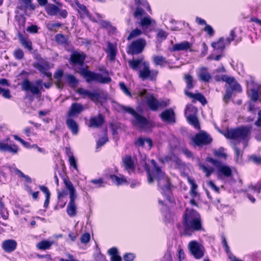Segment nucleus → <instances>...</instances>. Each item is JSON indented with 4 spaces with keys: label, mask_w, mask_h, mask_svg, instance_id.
<instances>
[{
    "label": "nucleus",
    "mask_w": 261,
    "mask_h": 261,
    "mask_svg": "<svg viewBox=\"0 0 261 261\" xmlns=\"http://www.w3.org/2000/svg\"><path fill=\"white\" fill-rule=\"evenodd\" d=\"M261 85H257L256 87H253L250 90L249 92V96L251 100L254 102L256 101L259 97L260 92Z\"/></svg>",
    "instance_id": "nucleus-26"
},
{
    "label": "nucleus",
    "mask_w": 261,
    "mask_h": 261,
    "mask_svg": "<svg viewBox=\"0 0 261 261\" xmlns=\"http://www.w3.org/2000/svg\"><path fill=\"white\" fill-rule=\"evenodd\" d=\"M140 23L143 28H148L151 24H155V21L154 20L151 19L149 16H148L142 18Z\"/></svg>",
    "instance_id": "nucleus-34"
},
{
    "label": "nucleus",
    "mask_w": 261,
    "mask_h": 261,
    "mask_svg": "<svg viewBox=\"0 0 261 261\" xmlns=\"http://www.w3.org/2000/svg\"><path fill=\"white\" fill-rule=\"evenodd\" d=\"M200 168L205 173V176L208 177L214 171V169L209 166L206 167L203 164L199 165Z\"/></svg>",
    "instance_id": "nucleus-40"
},
{
    "label": "nucleus",
    "mask_w": 261,
    "mask_h": 261,
    "mask_svg": "<svg viewBox=\"0 0 261 261\" xmlns=\"http://www.w3.org/2000/svg\"><path fill=\"white\" fill-rule=\"evenodd\" d=\"M84 110L82 104L77 102L73 103L67 112V117H70L80 114Z\"/></svg>",
    "instance_id": "nucleus-19"
},
{
    "label": "nucleus",
    "mask_w": 261,
    "mask_h": 261,
    "mask_svg": "<svg viewBox=\"0 0 261 261\" xmlns=\"http://www.w3.org/2000/svg\"><path fill=\"white\" fill-rule=\"evenodd\" d=\"M110 178L117 185L119 186L126 182V180L123 178H120L115 175H110Z\"/></svg>",
    "instance_id": "nucleus-42"
},
{
    "label": "nucleus",
    "mask_w": 261,
    "mask_h": 261,
    "mask_svg": "<svg viewBox=\"0 0 261 261\" xmlns=\"http://www.w3.org/2000/svg\"><path fill=\"white\" fill-rule=\"evenodd\" d=\"M145 143L148 144L149 148H151L152 146V142L150 138H145L143 137L139 138L135 142V144L137 147L144 146Z\"/></svg>",
    "instance_id": "nucleus-31"
},
{
    "label": "nucleus",
    "mask_w": 261,
    "mask_h": 261,
    "mask_svg": "<svg viewBox=\"0 0 261 261\" xmlns=\"http://www.w3.org/2000/svg\"><path fill=\"white\" fill-rule=\"evenodd\" d=\"M85 60V56L84 54L75 51L71 54L69 62L72 66L79 65L83 66Z\"/></svg>",
    "instance_id": "nucleus-17"
},
{
    "label": "nucleus",
    "mask_w": 261,
    "mask_h": 261,
    "mask_svg": "<svg viewBox=\"0 0 261 261\" xmlns=\"http://www.w3.org/2000/svg\"><path fill=\"white\" fill-rule=\"evenodd\" d=\"M184 80L187 84V88L188 89H191L194 87L193 85V77L190 74H186L184 77Z\"/></svg>",
    "instance_id": "nucleus-39"
},
{
    "label": "nucleus",
    "mask_w": 261,
    "mask_h": 261,
    "mask_svg": "<svg viewBox=\"0 0 261 261\" xmlns=\"http://www.w3.org/2000/svg\"><path fill=\"white\" fill-rule=\"evenodd\" d=\"M80 73L88 83L96 81L101 84H108L112 80L109 76L103 77L101 74L93 72L85 68H81Z\"/></svg>",
    "instance_id": "nucleus-6"
},
{
    "label": "nucleus",
    "mask_w": 261,
    "mask_h": 261,
    "mask_svg": "<svg viewBox=\"0 0 261 261\" xmlns=\"http://www.w3.org/2000/svg\"><path fill=\"white\" fill-rule=\"evenodd\" d=\"M66 124L73 135H75L78 133L79 125L74 120L71 118L67 119L66 121Z\"/></svg>",
    "instance_id": "nucleus-25"
},
{
    "label": "nucleus",
    "mask_w": 261,
    "mask_h": 261,
    "mask_svg": "<svg viewBox=\"0 0 261 261\" xmlns=\"http://www.w3.org/2000/svg\"><path fill=\"white\" fill-rule=\"evenodd\" d=\"M146 62L144 61V58L141 57L136 59H132L128 61L129 67L135 71H139L140 68L143 66V63Z\"/></svg>",
    "instance_id": "nucleus-23"
},
{
    "label": "nucleus",
    "mask_w": 261,
    "mask_h": 261,
    "mask_svg": "<svg viewBox=\"0 0 261 261\" xmlns=\"http://www.w3.org/2000/svg\"><path fill=\"white\" fill-rule=\"evenodd\" d=\"M142 34V31L138 29H136L133 30L128 35L127 38V40H130V39L136 37L137 36H140Z\"/></svg>",
    "instance_id": "nucleus-43"
},
{
    "label": "nucleus",
    "mask_w": 261,
    "mask_h": 261,
    "mask_svg": "<svg viewBox=\"0 0 261 261\" xmlns=\"http://www.w3.org/2000/svg\"><path fill=\"white\" fill-rule=\"evenodd\" d=\"M56 41L61 44H66L67 43V39L65 36L62 34H58L55 36Z\"/></svg>",
    "instance_id": "nucleus-45"
},
{
    "label": "nucleus",
    "mask_w": 261,
    "mask_h": 261,
    "mask_svg": "<svg viewBox=\"0 0 261 261\" xmlns=\"http://www.w3.org/2000/svg\"><path fill=\"white\" fill-rule=\"evenodd\" d=\"M94 257L95 261H106L105 256L101 254L99 250H97L95 252Z\"/></svg>",
    "instance_id": "nucleus-47"
},
{
    "label": "nucleus",
    "mask_w": 261,
    "mask_h": 261,
    "mask_svg": "<svg viewBox=\"0 0 261 261\" xmlns=\"http://www.w3.org/2000/svg\"><path fill=\"white\" fill-rule=\"evenodd\" d=\"M118 109L123 112H126L132 115L134 118L132 120L133 125L143 129H148L153 126L152 123L144 116L139 114L134 109L130 107L118 104Z\"/></svg>",
    "instance_id": "nucleus-4"
},
{
    "label": "nucleus",
    "mask_w": 261,
    "mask_h": 261,
    "mask_svg": "<svg viewBox=\"0 0 261 261\" xmlns=\"http://www.w3.org/2000/svg\"><path fill=\"white\" fill-rule=\"evenodd\" d=\"M228 88L231 89L232 91H235L240 92L242 90L240 85L236 81L233 82V84H231Z\"/></svg>",
    "instance_id": "nucleus-52"
},
{
    "label": "nucleus",
    "mask_w": 261,
    "mask_h": 261,
    "mask_svg": "<svg viewBox=\"0 0 261 261\" xmlns=\"http://www.w3.org/2000/svg\"><path fill=\"white\" fill-rule=\"evenodd\" d=\"M0 150L16 153L18 152V147L16 145L11 146L8 144L0 142Z\"/></svg>",
    "instance_id": "nucleus-28"
},
{
    "label": "nucleus",
    "mask_w": 261,
    "mask_h": 261,
    "mask_svg": "<svg viewBox=\"0 0 261 261\" xmlns=\"http://www.w3.org/2000/svg\"><path fill=\"white\" fill-rule=\"evenodd\" d=\"M250 161L257 165H261V156L255 154H252L249 157Z\"/></svg>",
    "instance_id": "nucleus-49"
},
{
    "label": "nucleus",
    "mask_w": 261,
    "mask_h": 261,
    "mask_svg": "<svg viewBox=\"0 0 261 261\" xmlns=\"http://www.w3.org/2000/svg\"><path fill=\"white\" fill-rule=\"evenodd\" d=\"M63 181L66 188L69 192L70 201L67 206L66 212L70 217H73L76 215V207L74 202L76 198V191L73 184L68 179L64 178Z\"/></svg>",
    "instance_id": "nucleus-5"
},
{
    "label": "nucleus",
    "mask_w": 261,
    "mask_h": 261,
    "mask_svg": "<svg viewBox=\"0 0 261 261\" xmlns=\"http://www.w3.org/2000/svg\"><path fill=\"white\" fill-rule=\"evenodd\" d=\"M206 161L212 163L217 168L218 174L219 177L224 176L226 177H229L231 176L232 170L230 168L227 166L223 165L221 161L212 158H207Z\"/></svg>",
    "instance_id": "nucleus-9"
},
{
    "label": "nucleus",
    "mask_w": 261,
    "mask_h": 261,
    "mask_svg": "<svg viewBox=\"0 0 261 261\" xmlns=\"http://www.w3.org/2000/svg\"><path fill=\"white\" fill-rule=\"evenodd\" d=\"M143 68L139 70V77L143 81L149 79L154 81L158 74V71L155 70H150L149 64L148 62L143 63Z\"/></svg>",
    "instance_id": "nucleus-10"
},
{
    "label": "nucleus",
    "mask_w": 261,
    "mask_h": 261,
    "mask_svg": "<svg viewBox=\"0 0 261 261\" xmlns=\"http://www.w3.org/2000/svg\"><path fill=\"white\" fill-rule=\"evenodd\" d=\"M0 95L6 98H10L11 95L9 89H5L0 87Z\"/></svg>",
    "instance_id": "nucleus-56"
},
{
    "label": "nucleus",
    "mask_w": 261,
    "mask_h": 261,
    "mask_svg": "<svg viewBox=\"0 0 261 261\" xmlns=\"http://www.w3.org/2000/svg\"><path fill=\"white\" fill-rule=\"evenodd\" d=\"M27 31L30 33H36L38 32V28L36 25H31L27 28Z\"/></svg>",
    "instance_id": "nucleus-63"
},
{
    "label": "nucleus",
    "mask_w": 261,
    "mask_h": 261,
    "mask_svg": "<svg viewBox=\"0 0 261 261\" xmlns=\"http://www.w3.org/2000/svg\"><path fill=\"white\" fill-rule=\"evenodd\" d=\"M69 161L71 166L73 167L75 169L77 170V166L76 164V160L72 155L69 156Z\"/></svg>",
    "instance_id": "nucleus-59"
},
{
    "label": "nucleus",
    "mask_w": 261,
    "mask_h": 261,
    "mask_svg": "<svg viewBox=\"0 0 261 261\" xmlns=\"http://www.w3.org/2000/svg\"><path fill=\"white\" fill-rule=\"evenodd\" d=\"M108 141V138L107 137H102L99 139L97 142V147H100L103 145Z\"/></svg>",
    "instance_id": "nucleus-62"
},
{
    "label": "nucleus",
    "mask_w": 261,
    "mask_h": 261,
    "mask_svg": "<svg viewBox=\"0 0 261 261\" xmlns=\"http://www.w3.org/2000/svg\"><path fill=\"white\" fill-rule=\"evenodd\" d=\"M251 127L248 126H242L236 129L228 130L225 136L233 140L231 142L234 151V158L237 162H240L242 156L243 152L238 147L237 145L242 142L244 145V148L247 145L248 136L251 133Z\"/></svg>",
    "instance_id": "nucleus-1"
},
{
    "label": "nucleus",
    "mask_w": 261,
    "mask_h": 261,
    "mask_svg": "<svg viewBox=\"0 0 261 261\" xmlns=\"http://www.w3.org/2000/svg\"><path fill=\"white\" fill-rule=\"evenodd\" d=\"M77 93L82 95L83 98L88 97L95 103H97L100 98L107 97L106 92L102 89H96L94 90L93 92H90L83 88H80L77 90Z\"/></svg>",
    "instance_id": "nucleus-7"
},
{
    "label": "nucleus",
    "mask_w": 261,
    "mask_h": 261,
    "mask_svg": "<svg viewBox=\"0 0 261 261\" xmlns=\"http://www.w3.org/2000/svg\"><path fill=\"white\" fill-rule=\"evenodd\" d=\"M153 62L155 66L163 67L169 63L166 58L162 56H155L153 57Z\"/></svg>",
    "instance_id": "nucleus-32"
},
{
    "label": "nucleus",
    "mask_w": 261,
    "mask_h": 261,
    "mask_svg": "<svg viewBox=\"0 0 261 261\" xmlns=\"http://www.w3.org/2000/svg\"><path fill=\"white\" fill-rule=\"evenodd\" d=\"M146 41L143 38H139L134 40L128 45L126 49V53L128 55H138L141 53L145 46Z\"/></svg>",
    "instance_id": "nucleus-8"
},
{
    "label": "nucleus",
    "mask_w": 261,
    "mask_h": 261,
    "mask_svg": "<svg viewBox=\"0 0 261 261\" xmlns=\"http://www.w3.org/2000/svg\"><path fill=\"white\" fill-rule=\"evenodd\" d=\"M104 121L103 116L99 114L97 117H92L90 118L89 127L98 128L103 124Z\"/></svg>",
    "instance_id": "nucleus-20"
},
{
    "label": "nucleus",
    "mask_w": 261,
    "mask_h": 261,
    "mask_svg": "<svg viewBox=\"0 0 261 261\" xmlns=\"http://www.w3.org/2000/svg\"><path fill=\"white\" fill-rule=\"evenodd\" d=\"M135 257V254L132 253H126L123 256V258L125 261H133Z\"/></svg>",
    "instance_id": "nucleus-60"
},
{
    "label": "nucleus",
    "mask_w": 261,
    "mask_h": 261,
    "mask_svg": "<svg viewBox=\"0 0 261 261\" xmlns=\"http://www.w3.org/2000/svg\"><path fill=\"white\" fill-rule=\"evenodd\" d=\"M119 87L120 89L123 92V93L126 95L127 96L132 97V94L129 91L128 88L125 86V84L123 82H121L119 83Z\"/></svg>",
    "instance_id": "nucleus-48"
},
{
    "label": "nucleus",
    "mask_w": 261,
    "mask_h": 261,
    "mask_svg": "<svg viewBox=\"0 0 261 261\" xmlns=\"http://www.w3.org/2000/svg\"><path fill=\"white\" fill-rule=\"evenodd\" d=\"M62 24L60 22L57 23H49L47 25V28L48 30L51 31H56V29L61 27Z\"/></svg>",
    "instance_id": "nucleus-53"
},
{
    "label": "nucleus",
    "mask_w": 261,
    "mask_h": 261,
    "mask_svg": "<svg viewBox=\"0 0 261 261\" xmlns=\"http://www.w3.org/2000/svg\"><path fill=\"white\" fill-rule=\"evenodd\" d=\"M188 248L191 254L196 259L201 258L204 254L205 249L204 247L195 241H192L189 242Z\"/></svg>",
    "instance_id": "nucleus-13"
},
{
    "label": "nucleus",
    "mask_w": 261,
    "mask_h": 261,
    "mask_svg": "<svg viewBox=\"0 0 261 261\" xmlns=\"http://www.w3.org/2000/svg\"><path fill=\"white\" fill-rule=\"evenodd\" d=\"M90 182L96 185L97 188L103 187L105 186L103 185V180L100 178L98 179H92Z\"/></svg>",
    "instance_id": "nucleus-55"
},
{
    "label": "nucleus",
    "mask_w": 261,
    "mask_h": 261,
    "mask_svg": "<svg viewBox=\"0 0 261 261\" xmlns=\"http://www.w3.org/2000/svg\"><path fill=\"white\" fill-rule=\"evenodd\" d=\"M14 138L15 140H17L20 142L24 147L27 148H31V145L29 142L25 141L24 140L19 137L18 136L14 135Z\"/></svg>",
    "instance_id": "nucleus-51"
},
{
    "label": "nucleus",
    "mask_w": 261,
    "mask_h": 261,
    "mask_svg": "<svg viewBox=\"0 0 261 261\" xmlns=\"http://www.w3.org/2000/svg\"><path fill=\"white\" fill-rule=\"evenodd\" d=\"M185 93L187 96H188L190 98H194V99L199 101V102H200L201 103V104L202 105H205L207 102V101H206L205 98L204 97V96L202 94H201L200 93H198L197 94H194V93L189 92L186 90L185 91Z\"/></svg>",
    "instance_id": "nucleus-24"
},
{
    "label": "nucleus",
    "mask_w": 261,
    "mask_h": 261,
    "mask_svg": "<svg viewBox=\"0 0 261 261\" xmlns=\"http://www.w3.org/2000/svg\"><path fill=\"white\" fill-rule=\"evenodd\" d=\"M183 234L190 236L194 231L203 230L200 214L195 210L187 208L183 215Z\"/></svg>",
    "instance_id": "nucleus-2"
},
{
    "label": "nucleus",
    "mask_w": 261,
    "mask_h": 261,
    "mask_svg": "<svg viewBox=\"0 0 261 261\" xmlns=\"http://www.w3.org/2000/svg\"><path fill=\"white\" fill-rule=\"evenodd\" d=\"M65 78L70 85H74L78 83V81L76 80L75 77L73 75L66 74L65 75Z\"/></svg>",
    "instance_id": "nucleus-44"
},
{
    "label": "nucleus",
    "mask_w": 261,
    "mask_h": 261,
    "mask_svg": "<svg viewBox=\"0 0 261 261\" xmlns=\"http://www.w3.org/2000/svg\"><path fill=\"white\" fill-rule=\"evenodd\" d=\"M153 166L151 172L147 171V180L149 184L153 181L152 176L158 180V186L162 190V193L167 196V199L169 200V194L170 193V182L169 178L165 176V173L162 171L161 168L157 165L156 163L153 160L151 161Z\"/></svg>",
    "instance_id": "nucleus-3"
},
{
    "label": "nucleus",
    "mask_w": 261,
    "mask_h": 261,
    "mask_svg": "<svg viewBox=\"0 0 261 261\" xmlns=\"http://www.w3.org/2000/svg\"><path fill=\"white\" fill-rule=\"evenodd\" d=\"M221 81L226 82L230 86L231 84H233V82L236 80L232 76H229L227 75H223L221 76Z\"/></svg>",
    "instance_id": "nucleus-50"
},
{
    "label": "nucleus",
    "mask_w": 261,
    "mask_h": 261,
    "mask_svg": "<svg viewBox=\"0 0 261 261\" xmlns=\"http://www.w3.org/2000/svg\"><path fill=\"white\" fill-rule=\"evenodd\" d=\"M204 31L206 32L210 36H213L215 34L214 29L209 24H206Z\"/></svg>",
    "instance_id": "nucleus-57"
},
{
    "label": "nucleus",
    "mask_w": 261,
    "mask_h": 261,
    "mask_svg": "<svg viewBox=\"0 0 261 261\" xmlns=\"http://www.w3.org/2000/svg\"><path fill=\"white\" fill-rule=\"evenodd\" d=\"M52 244V242L44 240L38 243L36 245V247L40 250H47L50 248Z\"/></svg>",
    "instance_id": "nucleus-36"
},
{
    "label": "nucleus",
    "mask_w": 261,
    "mask_h": 261,
    "mask_svg": "<svg viewBox=\"0 0 261 261\" xmlns=\"http://www.w3.org/2000/svg\"><path fill=\"white\" fill-rule=\"evenodd\" d=\"M167 36V33L163 30H159L157 33V37L159 38L165 39Z\"/></svg>",
    "instance_id": "nucleus-64"
},
{
    "label": "nucleus",
    "mask_w": 261,
    "mask_h": 261,
    "mask_svg": "<svg viewBox=\"0 0 261 261\" xmlns=\"http://www.w3.org/2000/svg\"><path fill=\"white\" fill-rule=\"evenodd\" d=\"M37 86L34 85L28 79L24 80L21 83V88L22 90L25 91H31L34 95H37L40 93V90L38 86H41L42 84V81L41 80H37L35 82Z\"/></svg>",
    "instance_id": "nucleus-15"
},
{
    "label": "nucleus",
    "mask_w": 261,
    "mask_h": 261,
    "mask_svg": "<svg viewBox=\"0 0 261 261\" xmlns=\"http://www.w3.org/2000/svg\"><path fill=\"white\" fill-rule=\"evenodd\" d=\"M194 146L202 147L211 143L212 138L207 133L202 131L192 138Z\"/></svg>",
    "instance_id": "nucleus-12"
},
{
    "label": "nucleus",
    "mask_w": 261,
    "mask_h": 261,
    "mask_svg": "<svg viewBox=\"0 0 261 261\" xmlns=\"http://www.w3.org/2000/svg\"><path fill=\"white\" fill-rule=\"evenodd\" d=\"M233 91L231 89L227 88L226 93L223 97V100L225 102H227L229 99L231 98Z\"/></svg>",
    "instance_id": "nucleus-54"
},
{
    "label": "nucleus",
    "mask_w": 261,
    "mask_h": 261,
    "mask_svg": "<svg viewBox=\"0 0 261 261\" xmlns=\"http://www.w3.org/2000/svg\"><path fill=\"white\" fill-rule=\"evenodd\" d=\"M19 39L23 46L28 49L30 51L33 49L32 44L31 41L24 38L21 34L19 35Z\"/></svg>",
    "instance_id": "nucleus-35"
},
{
    "label": "nucleus",
    "mask_w": 261,
    "mask_h": 261,
    "mask_svg": "<svg viewBox=\"0 0 261 261\" xmlns=\"http://www.w3.org/2000/svg\"><path fill=\"white\" fill-rule=\"evenodd\" d=\"M45 10L49 15L56 16L59 14L60 16L63 18H66L68 15L66 10L61 9L54 4H48L45 8Z\"/></svg>",
    "instance_id": "nucleus-16"
},
{
    "label": "nucleus",
    "mask_w": 261,
    "mask_h": 261,
    "mask_svg": "<svg viewBox=\"0 0 261 261\" xmlns=\"http://www.w3.org/2000/svg\"><path fill=\"white\" fill-rule=\"evenodd\" d=\"M161 119L164 121L169 123H173L175 122V113L172 109H166L160 114Z\"/></svg>",
    "instance_id": "nucleus-18"
},
{
    "label": "nucleus",
    "mask_w": 261,
    "mask_h": 261,
    "mask_svg": "<svg viewBox=\"0 0 261 261\" xmlns=\"http://www.w3.org/2000/svg\"><path fill=\"white\" fill-rule=\"evenodd\" d=\"M144 98L147 106L152 111H156L159 108L166 107L168 105L167 102L158 100L152 94H147Z\"/></svg>",
    "instance_id": "nucleus-11"
},
{
    "label": "nucleus",
    "mask_w": 261,
    "mask_h": 261,
    "mask_svg": "<svg viewBox=\"0 0 261 261\" xmlns=\"http://www.w3.org/2000/svg\"><path fill=\"white\" fill-rule=\"evenodd\" d=\"M17 243L14 240H6L3 242L2 247L6 252H11L15 250Z\"/></svg>",
    "instance_id": "nucleus-21"
},
{
    "label": "nucleus",
    "mask_w": 261,
    "mask_h": 261,
    "mask_svg": "<svg viewBox=\"0 0 261 261\" xmlns=\"http://www.w3.org/2000/svg\"><path fill=\"white\" fill-rule=\"evenodd\" d=\"M122 163L125 170L129 172L134 171L135 169L134 162L130 155H125L122 158Z\"/></svg>",
    "instance_id": "nucleus-22"
},
{
    "label": "nucleus",
    "mask_w": 261,
    "mask_h": 261,
    "mask_svg": "<svg viewBox=\"0 0 261 261\" xmlns=\"http://www.w3.org/2000/svg\"><path fill=\"white\" fill-rule=\"evenodd\" d=\"M188 180L189 183L191 185V188L190 191V195L192 197H195L197 194L196 190L197 189L198 186L197 184L195 182V181L193 179L189 177L188 178Z\"/></svg>",
    "instance_id": "nucleus-37"
},
{
    "label": "nucleus",
    "mask_w": 261,
    "mask_h": 261,
    "mask_svg": "<svg viewBox=\"0 0 261 261\" xmlns=\"http://www.w3.org/2000/svg\"><path fill=\"white\" fill-rule=\"evenodd\" d=\"M145 11L140 7H137L134 12V16L137 19L141 18L144 15H145Z\"/></svg>",
    "instance_id": "nucleus-41"
},
{
    "label": "nucleus",
    "mask_w": 261,
    "mask_h": 261,
    "mask_svg": "<svg viewBox=\"0 0 261 261\" xmlns=\"http://www.w3.org/2000/svg\"><path fill=\"white\" fill-rule=\"evenodd\" d=\"M236 36L235 35L234 31L233 30H231L230 32L229 37H227L226 40V41L227 42V44H230L231 41H233L236 38Z\"/></svg>",
    "instance_id": "nucleus-61"
},
{
    "label": "nucleus",
    "mask_w": 261,
    "mask_h": 261,
    "mask_svg": "<svg viewBox=\"0 0 261 261\" xmlns=\"http://www.w3.org/2000/svg\"><path fill=\"white\" fill-rule=\"evenodd\" d=\"M187 121L189 124L194 126L196 129H200V125L197 117L192 114L189 115L187 117Z\"/></svg>",
    "instance_id": "nucleus-33"
},
{
    "label": "nucleus",
    "mask_w": 261,
    "mask_h": 261,
    "mask_svg": "<svg viewBox=\"0 0 261 261\" xmlns=\"http://www.w3.org/2000/svg\"><path fill=\"white\" fill-rule=\"evenodd\" d=\"M34 67L39 70L43 76H46L49 81L52 80V74L48 71L50 69V64L48 61L41 59L37 63L34 64Z\"/></svg>",
    "instance_id": "nucleus-14"
},
{
    "label": "nucleus",
    "mask_w": 261,
    "mask_h": 261,
    "mask_svg": "<svg viewBox=\"0 0 261 261\" xmlns=\"http://www.w3.org/2000/svg\"><path fill=\"white\" fill-rule=\"evenodd\" d=\"M15 58L18 60H22L24 57V53L22 49L17 48L13 53Z\"/></svg>",
    "instance_id": "nucleus-46"
},
{
    "label": "nucleus",
    "mask_w": 261,
    "mask_h": 261,
    "mask_svg": "<svg viewBox=\"0 0 261 261\" xmlns=\"http://www.w3.org/2000/svg\"><path fill=\"white\" fill-rule=\"evenodd\" d=\"M198 77L200 81L205 82H208L211 79V75L207 72V68L203 67L200 68Z\"/></svg>",
    "instance_id": "nucleus-27"
},
{
    "label": "nucleus",
    "mask_w": 261,
    "mask_h": 261,
    "mask_svg": "<svg viewBox=\"0 0 261 261\" xmlns=\"http://www.w3.org/2000/svg\"><path fill=\"white\" fill-rule=\"evenodd\" d=\"M107 53L108 54L109 60L111 61H114L116 56V48L115 46L111 42H109L108 44Z\"/></svg>",
    "instance_id": "nucleus-30"
},
{
    "label": "nucleus",
    "mask_w": 261,
    "mask_h": 261,
    "mask_svg": "<svg viewBox=\"0 0 261 261\" xmlns=\"http://www.w3.org/2000/svg\"><path fill=\"white\" fill-rule=\"evenodd\" d=\"M90 239V234L89 233H85L81 236V241L83 244H86L89 242Z\"/></svg>",
    "instance_id": "nucleus-58"
},
{
    "label": "nucleus",
    "mask_w": 261,
    "mask_h": 261,
    "mask_svg": "<svg viewBox=\"0 0 261 261\" xmlns=\"http://www.w3.org/2000/svg\"><path fill=\"white\" fill-rule=\"evenodd\" d=\"M191 44L188 41H183L179 43L175 44L172 47L173 51L185 50L190 48Z\"/></svg>",
    "instance_id": "nucleus-29"
},
{
    "label": "nucleus",
    "mask_w": 261,
    "mask_h": 261,
    "mask_svg": "<svg viewBox=\"0 0 261 261\" xmlns=\"http://www.w3.org/2000/svg\"><path fill=\"white\" fill-rule=\"evenodd\" d=\"M212 46L215 49L223 50L225 47L223 38L221 37L217 42H213Z\"/></svg>",
    "instance_id": "nucleus-38"
}]
</instances>
